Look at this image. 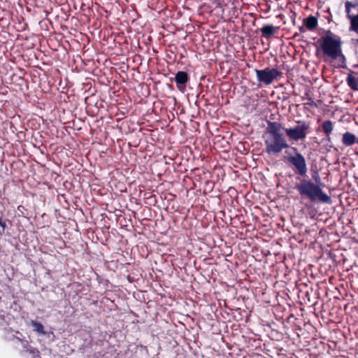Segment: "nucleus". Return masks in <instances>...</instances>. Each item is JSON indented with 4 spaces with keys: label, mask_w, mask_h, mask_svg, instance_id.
<instances>
[{
    "label": "nucleus",
    "mask_w": 358,
    "mask_h": 358,
    "mask_svg": "<svg viewBox=\"0 0 358 358\" xmlns=\"http://www.w3.org/2000/svg\"><path fill=\"white\" fill-rule=\"evenodd\" d=\"M189 80L188 74L185 71H178L175 76V81L178 89L182 92L185 89V85Z\"/></svg>",
    "instance_id": "nucleus-9"
},
{
    "label": "nucleus",
    "mask_w": 358,
    "mask_h": 358,
    "mask_svg": "<svg viewBox=\"0 0 358 358\" xmlns=\"http://www.w3.org/2000/svg\"><path fill=\"white\" fill-rule=\"evenodd\" d=\"M284 131L289 141H304L310 131V124L305 121H298L296 126L285 128Z\"/></svg>",
    "instance_id": "nucleus-4"
},
{
    "label": "nucleus",
    "mask_w": 358,
    "mask_h": 358,
    "mask_svg": "<svg viewBox=\"0 0 358 358\" xmlns=\"http://www.w3.org/2000/svg\"><path fill=\"white\" fill-rule=\"evenodd\" d=\"M317 43L320 44V50L325 57V62L327 59L334 61L339 59L341 64L338 67L345 66V57L342 53V41L339 36L328 31L324 36L320 37Z\"/></svg>",
    "instance_id": "nucleus-1"
},
{
    "label": "nucleus",
    "mask_w": 358,
    "mask_h": 358,
    "mask_svg": "<svg viewBox=\"0 0 358 358\" xmlns=\"http://www.w3.org/2000/svg\"><path fill=\"white\" fill-rule=\"evenodd\" d=\"M357 43H358V39H357Z\"/></svg>",
    "instance_id": "nucleus-24"
},
{
    "label": "nucleus",
    "mask_w": 358,
    "mask_h": 358,
    "mask_svg": "<svg viewBox=\"0 0 358 358\" xmlns=\"http://www.w3.org/2000/svg\"><path fill=\"white\" fill-rule=\"evenodd\" d=\"M345 13L350 22V30L358 34V0L346 1Z\"/></svg>",
    "instance_id": "nucleus-6"
},
{
    "label": "nucleus",
    "mask_w": 358,
    "mask_h": 358,
    "mask_svg": "<svg viewBox=\"0 0 358 358\" xmlns=\"http://www.w3.org/2000/svg\"><path fill=\"white\" fill-rule=\"evenodd\" d=\"M31 324L34 327V331H37L38 333H39L41 334H45V332L44 331V327L41 322L32 320L31 322Z\"/></svg>",
    "instance_id": "nucleus-15"
},
{
    "label": "nucleus",
    "mask_w": 358,
    "mask_h": 358,
    "mask_svg": "<svg viewBox=\"0 0 358 358\" xmlns=\"http://www.w3.org/2000/svg\"><path fill=\"white\" fill-rule=\"evenodd\" d=\"M18 341H22L19 338H16Z\"/></svg>",
    "instance_id": "nucleus-23"
},
{
    "label": "nucleus",
    "mask_w": 358,
    "mask_h": 358,
    "mask_svg": "<svg viewBox=\"0 0 358 358\" xmlns=\"http://www.w3.org/2000/svg\"><path fill=\"white\" fill-rule=\"evenodd\" d=\"M284 129L278 122H267L266 133L268 136L265 140V146L268 154H278L289 147L282 132Z\"/></svg>",
    "instance_id": "nucleus-2"
},
{
    "label": "nucleus",
    "mask_w": 358,
    "mask_h": 358,
    "mask_svg": "<svg viewBox=\"0 0 358 358\" xmlns=\"http://www.w3.org/2000/svg\"><path fill=\"white\" fill-rule=\"evenodd\" d=\"M257 75V80L259 83L265 85H271L274 80H278V78L282 76V72L277 69H270L268 67L262 70L255 69Z\"/></svg>",
    "instance_id": "nucleus-7"
},
{
    "label": "nucleus",
    "mask_w": 358,
    "mask_h": 358,
    "mask_svg": "<svg viewBox=\"0 0 358 358\" xmlns=\"http://www.w3.org/2000/svg\"><path fill=\"white\" fill-rule=\"evenodd\" d=\"M0 227L2 229V232L3 233L7 228L6 222L3 220V212L0 211Z\"/></svg>",
    "instance_id": "nucleus-16"
},
{
    "label": "nucleus",
    "mask_w": 358,
    "mask_h": 358,
    "mask_svg": "<svg viewBox=\"0 0 358 358\" xmlns=\"http://www.w3.org/2000/svg\"><path fill=\"white\" fill-rule=\"evenodd\" d=\"M358 75L357 73L350 71V73H348V76L346 78V83L348 87L353 91L358 90Z\"/></svg>",
    "instance_id": "nucleus-10"
},
{
    "label": "nucleus",
    "mask_w": 358,
    "mask_h": 358,
    "mask_svg": "<svg viewBox=\"0 0 358 358\" xmlns=\"http://www.w3.org/2000/svg\"><path fill=\"white\" fill-rule=\"evenodd\" d=\"M322 131L325 134L329 141H331L330 134H331L334 126L331 120H325L321 125Z\"/></svg>",
    "instance_id": "nucleus-14"
},
{
    "label": "nucleus",
    "mask_w": 358,
    "mask_h": 358,
    "mask_svg": "<svg viewBox=\"0 0 358 358\" xmlns=\"http://www.w3.org/2000/svg\"><path fill=\"white\" fill-rule=\"evenodd\" d=\"M312 178L313 180H315L316 182L320 180V176L317 172H315V174L312 175Z\"/></svg>",
    "instance_id": "nucleus-18"
},
{
    "label": "nucleus",
    "mask_w": 358,
    "mask_h": 358,
    "mask_svg": "<svg viewBox=\"0 0 358 358\" xmlns=\"http://www.w3.org/2000/svg\"><path fill=\"white\" fill-rule=\"evenodd\" d=\"M296 180L299 181L295 184L294 188L298 191L301 197L308 199L310 201H320L323 203H329L331 198L323 192L322 189L310 180L308 176H296Z\"/></svg>",
    "instance_id": "nucleus-3"
},
{
    "label": "nucleus",
    "mask_w": 358,
    "mask_h": 358,
    "mask_svg": "<svg viewBox=\"0 0 358 358\" xmlns=\"http://www.w3.org/2000/svg\"><path fill=\"white\" fill-rule=\"evenodd\" d=\"M299 30H300L301 32H304L305 31V29H304L303 27H301L299 28Z\"/></svg>",
    "instance_id": "nucleus-22"
},
{
    "label": "nucleus",
    "mask_w": 358,
    "mask_h": 358,
    "mask_svg": "<svg viewBox=\"0 0 358 358\" xmlns=\"http://www.w3.org/2000/svg\"><path fill=\"white\" fill-rule=\"evenodd\" d=\"M5 313H6L5 310H0V319L1 320H4V318H5Z\"/></svg>",
    "instance_id": "nucleus-20"
},
{
    "label": "nucleus",
    "mask_w": 358,
    "mask_h": 358,
    "mask_svg": "<svg viewBox=\"0 0 358 358\" xmlns=\"http://www.w3.org/2000/svg\"><path fill=\"white\" fill-rule=\"evenodd\" d=\"M6 324H7V323H6V318H4V320H1L0 319V327H3V326H5Z\"/></svg>",
    "instance_id": "nucleus-21"
},
{
    "label": "nucleus",
    "mask_w": 358,
    "mask_h": 358,
    "mask_svg": "<svg viewBox=\"0 0 358 358\" xmlns=\"http://www.w3.org/2000/svg\"><path fill=\"white\" fill-rule=\"evenodd\" d=\"M306 99L308 100V102L305 103L306 105H308L310 106L317 107V104L315 103V102L313 101V99L311 97H310V96L307 97Z\"/></svg>",
    "instance_id": "nucleus-17"
},
{
    "label": "nucleus",
    "mask_w": 358,
    "mask_h": 358,
    "mask_svg": "<svg viewBox=\"0 0 358 358\" xmlns=\"http://www.w3.org/2000/svg\"><path fill=\"white\" fill-rule=\"evenodd\" d=\"M296 152L287 157V162L293 166L294 173L299 177H307L308 166L303 155L293 148Z\"/></svg>",
    "instance_id": "nucleus-5"
},
{
    "label": "nucleus",
    "mask_w": 358,
    "mask_h": 358,
    "mask_svg": "<svg viewBox=\"0 0 358 358\" xmlns=\"http://www.w3.org/2000/svg\"><path fill=\"white\" fill-rule=\"evenodd\" d=\"M358 139H357L355 134L347 131L343 134L342 137V143L345 146H351L354 145L355 143H357Z\"/></svg>",
    "instance_id": "nucleus-12"
},
{
    "label": "nucleus",
    "mask_w": 358,
    "mask_h": 358,
    "mask_svg": "<svg viewBox=\"0 0 358 358\" xmlns=\"http://www.w3.org/2000/svg\"><path fill=\"white\" fill-rule=\"evenodd\" d=\"M278 29L279 27H275L272 24H265L260 29V31L262 37L270 38Z\"/></svg>",
    "instance_id": "nucleus-11"
},
{
    "label": "nucleus",
    "mask_w": 358,
    "mask_h": 358,
    "mask_svg": "<svg viewBox=\"0 0 358 358\" xmlns=\"http://www.w3.org/2000/svg\"><path fill=\"white\" fill-rule=\"evenodd\" d=\"M303 25L306 26V29L310 31H313L317 27L318 22L317 19L313 16L310 15L308 17L303 19Z\"/></svg>",
    "instance_id": "nucleus-13"
},
{
    "label": "nucleus",
    "mask_w": 358,
    "mask_h": 358,
    "mask_svg": "<svg viewBox=\"0 0 358 358\" xmlns=\"http://www.w3.org/2000/svg\"><path fill=\"white\" fill-rule=\"evenodd\" d=\"M13 308L14 310L17 311L20 306L17 304L16 301L13 300V296H3L0 297V310H5Z\"/></svg>",
    "instance_id": "nucleus-8"
},
{
    "label": "nucleus",
    "mask_w": 358,
    "mask_h": 358,
    "mask_svg": "<svg viewBox=\"0 0 358 358\" xmlns=\"http://www.w3.org/2000/svg\"><path fill=\"white\" fill-rule=\"evenodd\" d=\"M30 352L32 354L33 357H38L39 352L37 350H32L30 351Z\"/></svg>",
    "instance_id": "nucleus-19"
}]
</instances>
